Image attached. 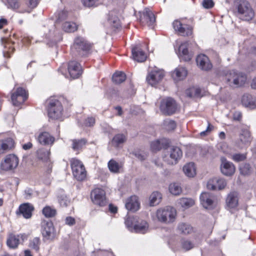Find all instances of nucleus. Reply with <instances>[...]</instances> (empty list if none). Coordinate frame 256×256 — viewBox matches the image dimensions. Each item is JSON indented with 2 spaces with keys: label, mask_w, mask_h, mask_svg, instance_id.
Returning a JSON list of instances; mask_svg holds the SVG:
<instances>
[{
  "label": "nucleus",
  "mask_w": 256,
  "mask_h": 256,
  "mask_svg": "<svg viewBox=\"0 0 256 256\" xmlns=\"http://www.w3.org/2000/svg\"><path fill=\"white\" fill-rule=\"evenodd\" d=\"M92 46L93 44L84 38L78 36L71 46V53L76 57L87 56L91 53Z\"/></svg>",
  "instance_id": "nucleus-1"
},
{
  "label": "nucleus",
  "mask_w": 256,
  "mask_h": 256,
  "mask_svg": "<svg viewBox=\"0 0 256 256\" xmlns=\"http://www.w3.org/2000/svg\"><path fill=\"white\" fill-rule=\"evenodd\" d=\"M236 16L244 21L252 20L254 16V12L250 3L246 0H238L236 2Z\"/></svg>",
  "instance_id": "nucleus-2"
},
{
  "label": "nucleus",
  "mask_w": 256,
  "mask_h": 256,
  "mask_svg": "<svg viewBox=\"0 0 256 256\" xmlns=\"http://www.w3.org/2000/svg\"><path fill=\"white\" fill-rule=\"evenodd\" d=\"M47 105L49 118L54 120L62 118L64 108L60 100L54 98H50L47 100Z\"/></svg>",
  "instance_id": "nucleus-3"
},
{
  "label": "nucleus",
  "mask_w": 256,
  "mask_h": 256,
  "mask_svg": "<svg viewBox=\"0 0 256 256\" xmlns=\"http://www.w3.org/2000/svg\"><path fill=\"white\" fill-rule=\"evenodd\" d=\"M156 214L160 222L168 224L174 221L176 212L174 208L171 206H166L158 210Z\"/></svg>",
  "instance_id": "nucleus-4"
},
{
  "label": "nucleus",
  "mask_w": 256,
  "mask_h": 256,
  "mask_svg": "<svg viewBox=\"0 0 256 256\" xmlns=\"http://www.w3.org/2000/svg\"><path fill=\"white\" fill-rule=\"evenodd\" d=\"M226 78L231 86L239 87L243 86L246 80V75L236 70H232L226 75Z\"/></svg>",
  "instance_id": "nucleus-5"
},
{
  "label": "nucleus",
  "mask_w": 256,
  "mask_h": 256,
  "mask_svg": "<svg viewBox=\"0 0 256 256\" xmlns=\"http://www.w3.org/2000/svg\"><path fill=\"white\" fill-rule=\"evenodd\" d=\"M70 162L74 177L79 181L84 180L86 176V172L82 162L76 158H72Z\"/></svg>",
  "instance_id": "nucleus-6"
},
{
  "label": "nucleus",
  "mask_w": 256,
  "mask_h": 256,
  "mask_svg": "<svg viewBox=\"0 0 256 256\" xmlns=\"http://www.w3.org/2000/svg\"><path fill=\"white\" fill-rule=\"evenodd\" d=\"M178 109L176 101L171 98L163 99L160 103V110L165 115L174 114Z\"/></svg>",
  "instance_id": "nucleus-7"
},
{
  "label": "nucleus",
  "mask_w": 256,
  "mask_h": 256,
  "mask_svg": "<svg viewBox=\"0 0 256 256\" xmlns=\"http://www.w3.org/2000/svg\"><path fill=\"white\" fill-rule=\"evenodd\" d=\"M90 198L92 202L100 206H104L107 204L105 192L102 188H96L92 190Z\"/></svg>",
  "instance_id": "nucleus-8"
},
{
  "label": "nucleus",
  "mask_w": 256,
  "mask_h": 256,
  "mask_svg": "<svg viewBox=\"0 0 256 256\" xmlns=\"http://www.w3.org/2000/svg\"><path fill=\"white\" fill-rule=\"evenodd\" d=\"M28 97V94L26 91L23 88L19 87L12 94L11 98L13 104L18 106L24 103Z\"/></svg>",
  "instance_id": "nucleus-9"
},
{
  "label": "nucleus",
  "mask_w": 256,
  "mask_h": 256,
  "mask_svg": "<svg viewBox=\"0 0 256 256\" xmlns=\"http://www.w3.org/2000/svg\"><path fill=\"white\" fill-rule=\"evenodd\" d=\"M42 234L44 240H54L55 237V230L51 221H44L42 224Z\"/></svg>",
  "instance_id": "nucleus-10"
},
{
  "label": "nucleus",
  "mask_w": 256,
  "mask_h": 256,
  "mask_svg": "<svg viewBox=\"0 0 256 256\" xmlns=\"http://www.w3.org/2000/svg\"><path fill=\"white\" fill-rule=\"evenodd\" d=\"M164 72L160 70H152L146 76L148 83L152 86H154L160 82L164 78Z\"/></svg>",
  "instance_id": "nucleus-11"
},
{
  "label": "nucleus",
  "mask_w": 256,
  "mask_h": 256,
  "mask_svg": "<svg viewBox=\"0 0 256 256\" xmlns=\"http://www.w3.org/2000/svg\"><path fill=\"white\" fill-rule=\"evenodd\" d=\"M182 156V151L178 147L172 146L170 148V159H168L166 157H165L164 158V160L169 164H176L178 163V160L180 159Z\"/></svg>",
  "instance_id": "nucleus-12"
},
{
  "label": "nucleus",
  "mask_w": 256,
  "mask_h": 256,
  "mask_svg": "<svg viewBox=\"0 0 256 256\" xmlns=\"http://www.w3.org/2000/svg\"><path fill=\"white\" fill-rule=\"evenodd\" d=\"M18 164V158L14 154L7 156L1 163V168L4 170H8L16 168Z\"/></svg>",
  "instance_id": "nucleus-13"
},
{
  "label": "nucleus",
  "mask_w": 256,
  "mask_h": 256,
  "mask_svg": "<svg viewBox=\"0 0 256 256\" xmlns=\"http://www.w3.org/2000/svg\"><path fill=\"white\" fill-rule=\"evenodd\" d=\"M68 69L70 76L73 79L78 78L82 72V66L76 61L70 62Z\"/></svg>",
  "instance_id": "nucleus-14"
},
{
  "label": "nucleus",
  "mask_w": 256,
  "mask_h": 256,
  "mask_svg": "<svg viewBox=\"0 0 256 256\" xmlns=\"http://www.w3.org/2000/svg\"><path fill=\"white\" fill-rule=\"evenodd\" d=\"M34 210V207L32 204L30 203H24L20 206L16 214L18 216L22 215L24 218L28 219L32 217Z\"/></svg>",
  "instance_id": "nucleus-15"
},
{
  "label": "nucleus",
  "mask_w": 256,
  "mask_h": 256,
  "mask_svg": "<svg viewBox=\"0 0 256 256\" xmlns=\"http://www.w3.org/2000/svg\"><path fill=\"white\" fill-rule=\"evenodd\" d=\"M172 25L174 30L178 32L181 36H188L192 33V30L190 26L187 24H182L179 20H174L173 22Z\"/></svg>",
  "instance_id": "nucleus-16"
},
{
  "label": "nucleus",
  "mask_w": 256,
  "mask_h": 256,
  "mask_svg": "<svg viewBox=\"0 0 256 256\" xmlns=\"http://www.w3.org/2000/svg\"><path fill=\"white\" fill-rule=\"evenodd\" d=\"M220 170L225 176H232L235 172V166L234 164L228 161L224 158H221Z\"/></svg>",
  "instance_id": "nucleus-17"
},
{
  "label": "nucleus",
  "mask_w": 256,
  "mask_h": 256,
  "mask_svg": "<svg viewBox=\"0 0 256 256\" xmlns=\"http://www.w3.org/2000/svg\"><path fill=\"white\" fill-rule=\"evenodd\" d=\"M252 138L250 132L248 130H242L240 134L239 139L236 142L237 146L240 148H243L250 142Z\"/></svg>",
  "instance_id": "nucleus-18"
},
{
  "label": "nucleus",
  "mask_w": 256,
  "mask_h": 256,
  "mask_svg": "<svg viewBox=\"0 0 256 256\" xmlns=\"http://www.w3.org/2000/svg\"><path fill=\"white\" fill-rule=\"evenodd\" d=\"M196 62L199 68L202 70H208L212 68L208 57L205 54H199L196 58Z\"/></svg>",
  "instance_id": "nucleus-19"
},
{
  "label": "nucleus",
  "mask_w": 256,
  "mask_h": 256,
  "mask_svg": "<svg viewBox=\"0 0 256 256\" xmlns=\"http://www.w3.org/2000/svg\"><path fill=\"white\" fill-rule=\"evenodd\" d=\"M20 238L24 240L26 238V235L24 234L18 235L10 234L6 240L8 246L12 248H16L19 244Z\"/></svg>",
  "instance_id": "nucleus-20"
},
{
  "label": "nucleus",
  "mask_w": 256,
  "mask_h": 256,
  "mask_svg": "<svg viewBox=\"0 0 256 256\" xmlns=\"http://www.w3.org/2000/svg\"><path fill=\"white\" fill-rule=\"evenodd\" d=\"M169 145V142L166 138H162L154 140L150 142V150L153 152H156L162 148H166Z\"/></svg>",
  "instance_id": "nucleus-21"
},
{
  "label": "nucleus",
  "mask_w": 256,
  "mask_h": 256,
  "mask_svg": "<svg viewBox=\"0 0 256 256\" xmlns=\"http://www.w3.org/2000/svg\"><path fill=\"white\" fill-rule=\"evenodd\" d=\"M1 43L4 46V56L6 58H10V54L14 50V48L12 46L13 42L6 38H2Z\"/></svg>",
  "instance_id": "nucleus-22"
},
{
  "label": "nucleus",
  "mask_w": 256,
  "mask_h": 256,
  "mask_svg": "<svg viewBox=\"0 0 256 256\" xmlns=\"http://www.w3.org/2000/svg\"><path fill=\"white\" fill-rule=\"evenodd\" d=\"M140 206L138 196H133L128 198L125 206L128 210L136 212L138 210Z\"/></svg>",
  "instance_id": "nucleus-23"
},
{
  "label": "nucleus",
  "mask_w": 256,
  "mask_h": 256,
  "mask_svg": "<svg viewBox=\"0 0 256 256\" xmlns=\"http://www.w3.org/2000/svg\"><path fill=\"white\" fill-rule=\"evenodd\" d=\"M200 200L204 208H211L214 202V196L210 192H204L200 196Z\"/></svg>",
  "instance_id": "nucleus-24"
},
{
  "label": "nucleus",
  "mask_w": 256,
  "mask_h": 256,
  "mask_svg": "<svg viewBox=\"0 0 256 256\" xmlns=\"http://www.w3.org/2000/svg\"><path fill=\"white\" fill-rule=\"evenodd\" d=\"M188 44L187 42L182 44L178 48L179 56L184 61H189L192 58V54L188 50Z\"/></svg>",
  "instance_id": "nucleus-25"
},
{
  "label": "nucleus",
  "mask_w": 256,
  "mask_h": 256,
  "mask_svg": "<svg viewBox=\"0 0 256 256\" xmlns=\"http://www.w3.org/2000/svg\"><path fill=\"white\" fill-rule=\"evenodd\" d=\"M54 140L53 136L46 132H40L38 137V142L42 145H52Z\"/></svg>",
  "instance_id": "nucleus-26"
},
{
  "label": "nucleus",
  "mask_w": 256,
  "mask_h": 256,
  "mask_svg": "<svg viewBox=\"0 0 256 256\" xmlns=\"http://www.w3.org/2000/svg\"><path fill=\"white\" fill-rule=\"evenodd\" d=\"M133 58L138 62H144L146 58V55L145 52L140 48L136 46L132 50Z\"/></svg>",
  "instance_id": "nucleus-27"
},
{
  "label": "nucleus",
  "mask_w": 256,
  "mask_h": 256,
  "mask_svg": "<svg viewBox=\"0 0 256 256\" xmlns=\"http://www.w3.org/2000/svg\"><path fill=\"white\" fill-rule=\"evenodd\" d=\"M214 183H218L217 190H221L224 189L226 185V182L223 178H213L210 180L207 183V188L208 189H214V186L212 184Z\"/></svg>",
  "instance_id": "nucleus-28"
},
{
  "label": "nucleus",
  "mask_w": 256,
  "mask_h": 256,
  "mask_svg": "<svg viewBox=\"0 0 256 256\" xmlns=\"http://www.w3.org/2000/svg\"><path fill=\"white\" fill-rule=\"evenodd\" d=\"M72 148L74 151L80 152L86 146L88 142L86 139L82 138L81 139H73L71 140Z\"/></svg>",
  "instance_id": "nucleus-29"
},
{
  "label": "nucleus",
  "mask_w": 256,
  "mask_h": 256,
  "mask_svg": "<svg viewBox=\"0 0 256 256\" xmlns=\"http://www.w3.org/2000/svg\"><path fill=\"white\" fill-rule=\"evenodd\" d=\"M238 194L236 192H230L226 200V206L229 208H234L238 205Z\"/></svg>",
  "instance_id": "nucleus-30"
},
{
  "label": "nucleus",
  "mask_w": 256,
  "mask_h": 256,
  "mask_svg": "<svg viewBox=\"0 0 256 256\" xmlns=\"http://www.w3.org/2000/svg\"><path fill=\"white\" fill-rule=\"evenodd\" d=\"M242 102L244 106L250 109H254L256 108V100H254L252 96L250 94H244L242 97Z\"/></svg>",
  "instance_id": "nucleus-31"
},
{
  "label": "nucleus",
  "mask_w": 256,
  "mask_h": 256,
  "mask_svg": "<svg viewBox=\"0 0 256 256\" xmlns=\"http://www.w3.org/2000/svg\"><path fill=\"white\" fill-rule=\"evenodd\" d=\"M187 74V70L184 68L180 66L175 69L172 76L176 80H180L186 77Z\"/></svg>",
  "instance_id": "nucleus-32"
},
{
  "label": "nucleus",
  "mask_w": 256,
  "mask_h": 256,
  "mask_svg": "<svg viewBox=\"0 0 256 256\" xmlns=\"http://www.w3.org/2000/svg\"><path fill=\"white\" fill-rule=\"evenodd\" d=\"M148 224L145 220H142L134 226L133 230L137 233L145 234L148 232Z\"/></svg>",
  "instance_id": "nucleus-33"
},
{
  "label": "nucleus",
  "mask_w": 256,
  "mask_h": 256,
  "mask_svg": "<svg viewBox=\"0 0 256 256\" xmlns=\"http://www.w3.org/2000/svg\"><path fill=\"white\" fill-rule=\"evenodd\" d=\"M183 171L184 174L189 178L194 177L196 175V169L193 162H190L184 165Z\"/></svg>",
  "instance_id": "nucleus-34"
},
{
  "label": "nucleus",
  "mask_w": 256,
  "mask_h": 256,
  "mask_svg": "<svg viewBox=\"0 0 256 256\" xmlns=\"http://www.w3.org/2000/svg\"><path fill=\"white\" fill-rule=\"evenodd\" d=\"M13 140L8 138L4 140L0 141V154H4L13 146Z\"/></svg>",
  "instance_id": "nucleus-35"
},
{
  "label": "nucleus",
  "mask_w": 256,
  "mask_h": 256,
  "mask_svg": "<svg viewBox=\"0 0 256 256\" xmlns=\"http://www.w3.org/2000/svg\"><path fill=\"white\" fill-rule=\"evenodd\" d=\"M143 16L149 26H152L155 22L156 18L154 14L148 8H144Z\"/></svg>",
  "instance_id": "nucleus-36"
},
{
  "label": "nucleus",
  "mask_w": 256,
  "mask_h": 256,
  "mask_svg": "<svg viewBox=\"0 0 256 256\" xmlns=\"http://www.w3.org/2000/svg\"><path fill=\"white\" fill-rule=\"evenodd\" d=\"M150 206H154L160 204L162 198V194L158 192H154L150 196Z\"/></svg>",
  "instance_id": "nucleus-37"
},
{
  "label": "nucleus",
  "mask_w": 256,
  "mask_h": 256,
  "mask_svg": "<svg viewBox=\"0 0 256 256\" xmlns=\"http://www.w3.org/2000/svg\"><path fill=\"white\" fill-rule=\"evenodd\" d=\"M186 94L187 96L191 98H196L202 96L201 90L198 88H190L186 90Z\"/></svg>",
  "instance_id": "nucleus-38"
},
{
  "label": "nucleus",
  "mask_w": 256,
  "mask_h": 256,
  "mask_svg": "<svg viewBox=\"0 0 256 256\" xmlns=\"http://www.w3.org/2000/svg\"><path fill=\"white\" fill-rule=\"evenodd\" d=\"M62 30L67 32H73L77 30L78 26L72 22H66L62 25Z\"/></svg>",
  "instance_id": "nucleus-39"
},
{
  "label": "nucleus",
  "mask_w": 256,
  "mask_h": 256,
  "mask_svg": "<svg viewBox=\"0 0 256 256\" xmlns=\"http://www.w3.org/2000/svg\"><path fill=\"white\" fill-rule=\"evenodd\" d=\"M178 203L183 208L186 209L194 204V200L191 198H182L178 200Z\"/></svg>",
  "instance_id": "nucleus-40"
},
{
  "label": "nucleus",
  "mask_w": 256,
  "mask_h": 256,
  "mask_svg": "<svg viewBox=\"0 0 256 256\" xmlns=\"http://www.w3.org/2000/svg\"><path fill=\"white\" fill-rule=\"evenodd\" d=\"M126 79V74L122 72H116L112 76V80L116 84H120L124 82Z\"/></svg>",
  "instance_id": "nucleus-41"
},
{
  "label": "nucleus",
  "mask_w": 256,
  "mask_h": 256,
  "mask_svg": "<svg viewBox=\"0 0 256 256\" xmlns=\"http://www.w3.org/2000/svg\"><path fill=\"white\" fill-rule=\"evenodd\" d=\"M126 140V136L124 134H117L112 140V144L116 147H118L120 144H124Z\"/></svg>",
  "instance_id": "nucleus-42"
},
{
  "label": "nucleus",
  "mask_w": 256,
  "mask_h": 256,
  "mask_svg": "<svg viewBox=\"0 0 256 256\" xmlns=\"http://www.w3.org/2000/svg\"><path fill=\"white\" fill-rule=\"evenodd\" d=\"M178 230L183 234H190L193 231L192 227L189 224L181 223L178 226Z\"/></svg>",
  "instance_id": "nucleus-43"
},
{
  "label": "nucleus",
  "mask_w": 256,
  "mask_h": 256,
  "mask_svg": "<svg viewBox=\"0 0 256 256\" xmlns=\"http://www.w3.org/2000/svg\"><path fill=\"white\" fill-rule=\"evenodd\" d=\"M170 192L173 195H180L182 192V189L179 184L172 183L170 184L168 187Z\"/></svg>",
  "instance_id": "nucleus-44"
},
{
  "label": "nucleus",
  "mask_w": 256,
  "mask_h": 256,
  "mask_svg": "<svg viewBox=\"0 0 256 256\" xmlns=\"http://www.w3.org/2000/svg\"><path fill=\"white\" fill-rule=\"evenodd\" d=\"M108 166L110 172L113 173H118L120 168L119 164L113 159L108 162Z\"/></svg>",
  "instance_id": "nucleus-45"
},
{
  "label": "nucleus",
  "mask_w": 256,
  "mask_h": 256,
  "mask_svg": "<svg viewBox=\"0 0 256 256\" xmlns=\"http://www.w3.org/2000/svg\"><path fill=\"white\" fill-rule=\"evenodd\" d=\"M42 214L46 218H52L56 214V210L50 206H46L42 209Z\"/></svg>",
  "instance_id": "nucleus-46"
},
{
  "label": "nucleus",
  "mask_w": 256,
  "mask_h": 256,
  "mask_svg": "<svg viewBox=\"0 0 256 256\" xmlns=\"http://www.w3.org/2000/svg\"><path fill=\"white\" fill-rule=\"evenodd\" d=\"M38 156L39 158L46 160L48 159L50 154V150H46L44 148L39 149L37 151Z\"/></svg>",
  "instance_id": "nucleus-47"
},
{
  "label": "nucleus",
  "mask_w": 256,
  "mask_h": 256,
  "mask_svg": "<svg viewBox=\"0 0 256 256\" xmlns=\"http://www.w3.org/2000/svg\"><path fill=\"white\" fill-rule=\"evenodd\" d=\"M40 244V238L36 237L30 240L29 246L31 248L38 252L39 250Z\"/></svg>",
  "instance_id": "nucleus-48"
},
{
  "label": "nucleus",
  "mask_w": 256,
  "mask_h": 256,
  "mask_svg": "<svg viewBox=\"0 0 256 256\" xmlns=\"http://www.w3.org/2000/svg\"><path fill=\"white\" fill-rule=\"evenodd\" d=\"M240 172L243 175H248L251 172V168L248 164H242L240 166Z\"/></svg>",
  "instance_id": "nucleus-49"
},
{
  "label": "nucleus",
  "mask_w": 256,
  "mask_h": 256,
  "mask_svg": "<svg viewBox=\"0 0 256 256\" xmlns=\"http://www.w3.org/2000/svg\"><path fill=\"white\" fill-rule=\"evenodd\" d=\"M164 125L168 130H174L176 128V123L174 120H166L164 122Z\"/></svg>",
  "instance_id": "nucleus-50"
},
{
  "label": "nucleus",
  "mask_w": 256,
  "mask_h": 256,
  "mask_svg": "<svg viewBox=\"0 0 256 256\" xmlns=\"http://www.w3.org/2000/svg\"><path fill=\"white\" fill-rule=\"evenodd\" d=\"M58 200L62 206H66L70 202L69 199L65 195H61L58 197Z\"/></svg>",
  "instance_id": "nucleus-51"
},
{
  "label": "nucleus",
  "mask_w": 256,
  "mask_h": 256,
  "mask_svg": "<svg viewBox=\"0 0 256 256\" xmlns=\"http://www.w3.org/2000/svg\"><path fill=\"white\" fill-rule=\"evenodd\" d=\"M8 8L12 9H17L20 6V0H7Z\"/></svg>",
  "instance_id": "nucleus-52"
},
{
  "label": "nucleus",
  "mask_w": 256,
  "mask_h": 256,
  "mask_svg": "<svg viewBox=\"0 0 256 256\" xmlns=\"http://www.w3.org/2000/svg\"><path fill=\"white\" fill-rule=\"evenodd\" d=\"M82 2L87 7L96 6L99 4V0H82Z\"/></svg>",
  "instance_id": "nucleus-53"
},
{
  "label": "nucleus",
  "mask_w": 256,
  "mask_h": 256,
  "mask_svg": "<svg viewBox=\"0 0 256 256\" xmlns=\"http://www.w3.org/2000/svg\"><path fill=\"white\" fill-rule=\"evenodd\" d=\"M108 22L112 26L116 28L120 26V21L118 17L109 18Z\"/></svg>",
  "instance_id": "nucleus-54"
},
{
  "label": "nucleus",
  "mask_w": 256,
  "mask_h": 256,
  "mask_svg": "<svg viewBox=\"0 0 256 256\" xmlns=\"http://www.w3.org/2000/svg\"><path fill=\"white\" fill-rule=\"evenodd\" d=\"M246 158V154H235L232 156V159L236 162L242 161Z\"/></svg>",
  "instance_id": "nucleus-55"
},
{
  "label": "nucleus",
  "mask_w": 256,
  "mask_h": 256,
  "mask_svg": "<svg viewBox=\"0 0 256 256\" xmlns=\"http://www.w3.org/2000/svg\"><path fill=\"white\" fill-rule=\"evenodd\" d=\"M182 247L186 250H188L194 247L193 244L190 240H183L182 242Z\"/></svg>",
  "instance_id": "nucleus-56"
},
{
  "label": "nucleus",
  "mask_w": 256,
  "mask_h": 256,
  "mask_svg": "<svg viewBox=\"0 0 256 256\" xmlns=\"http://www.w3.org/2000/svg\"><path fill=\"white\" fill-rule=\"evenodd\" d=\"M134 219V218L128 217L125 220V224L126 226L130 231H132L134 230V227L132 226Z\"/></svg>",
  "instance_id": "nucleus-57"
},
{
  "label": "nucleus",
  "mask_w": 256,
  "mask_h": 256,
  "mask_svg": "<svg viewBox=\"0 0 256 256\" xmlns=\"http://www.w3.org/2000/svg\"><path fill=\"white\" fill-rule=\"evenodd\" d=\"M96 122L95 118L93 117L88 118L84 122V124L87 126H92Z\"/></svg>",
  "instance_id": "nucleus-58"
},
{
  "label": "nucleus",
  "mask_w": 256,
  "mask_h": 256,
  "mask_svg": "<svg viewBox=\"0 0 256 256\" xmlns=\"http://www.w3.org/2000/svg\"><path fill=\"white\" fill-rule=\"evenodd\" d=\"M134 156L136 158L139 159L140 160H144L147 157V154L142 152H136L134 153Z\"/></svg>",
  "instance_id": "nucleus-59"
},
{
  "label": "nucleus",
  "mask_w": 256,
  "mask_h": 256,
  "mask_svg": "<svg viewBox=\"0 0 256 256\" xmlns=\"http://www.w3.org/2000/svg\"><path fill=\"white\" fill-rule=\"evenodd\" d=\"M202 6L204 8H210L214 6V2L212 0H204Z\"/></svg>",
  "instance_id": "nucleus-60"
},
{
  "label": "nucleus",
  "mask_w": 256,
  "mask_h": 256,
  "mask_svg": "<svg viewBox=\"0 0 256 256\" xmlns=\"http://www.w3.org/2000/svg\"><path fill=\"white\" fill-rule=\"evenodd\" d=\"M28 2V6L30 9L35 8L38 4L39 0H26Z\"/></svg>",
  "instance_id": "nucleus-61"
},
{
  "label": "nucleus",
  "mask_w": 256,
  "mask_h": 256,
  "mask_svg": "<svg viewBox=\"0 0 256 256\" xmlns=\"http://www.w3.org/2000/svg\"><path fill=\"white\" fill-rule=\"evenodd\" d=\"M96 256H114V254L108 250H100L97 252Z\"/></svg>",
  "instance_id": "nucleus-62"
},
{
  "label": "nucleus",
  "mask_w": 256,
  "mask_h": 256,
  "mask_svg": "<svg viewBox=\"0 0 256 256\" xmlns=\"http://www.w3.org/2000/svg\"><path fill=\"white\" fill-rule=\"evenodd\" d=\"M65 223L68 226H72L76 224V220L73 217L67 216L65 220Z\"/></svg>",
  "instance_id": "nucleus-63"
},
{
  "label": "nucleus",
  "mask_w": 256,
  "mask_h": 256,
  "mask_svg": "<svg viewBox=\"0 0 256 256\" xmlns=\"http://www.w3.org/2000/svg\"><path fill=\"white\" fill-rule=\"evenodd\" d=\"M214 126L212 125H211L210 123H208L206 130L202 131L200 133V136H204L207 135L208 132H210L212 130Z\"/></svg>",
  "instance_id": "nucleus-64"
}]
</instances>
